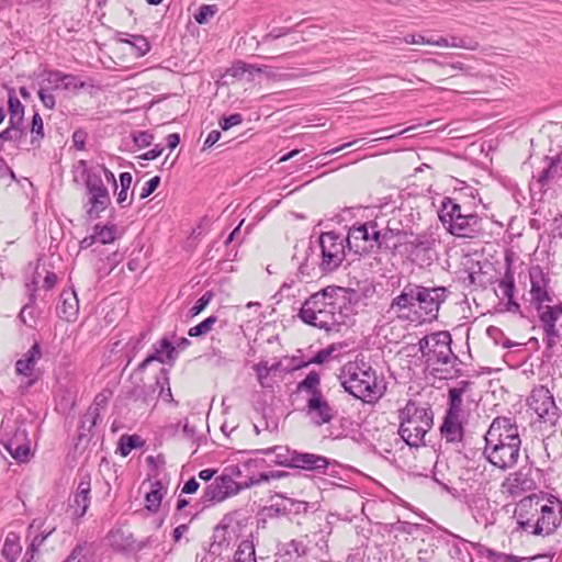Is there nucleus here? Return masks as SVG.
<instances>
[{
  "label": "nucleus",
  "instance_id": "f257e3e1",
  "mask_svg": "<svg viewBox=\"0 0 562 562\" xmlns=\"http://www.w3.org/2000/svg\"><path fill=\"white\" fill-rule=\"evenodd\" d=\"M341 286H327L312 294L302 305L299 316L314 327L338 330L345 325L353 313L351 294Z\"/></svg>",
  "mask_w": 562,
  "mask_h": 562
},
{
  "label": "nucleus",
  "instance_id": "864d4df0",
  "mask_svg": "<svg viewBox=\"0 0 562 562\" xmlns=\"http://www.w3.org/2000/svg\"><path fill=\"white\" fill-rule=\"evenodd\" d=\"M232 76L239 77L243 76L245 72L252 74H259L261 72V69L259 67H256L255 65L246 64L244 61L236 63L233 68L231 69Z\"/></svg>",
  "mask_w": 562,
  "mask_h": 562
},
{
  "label": "nucleus",
  "instance_id": "72a5a7b5",
  "mask_svg": "<svg viewBox=\"0 0 562 562\" xmlns=\"http://www.w3.org/2000/svg\"><path fill=\"white\" fill-rule=\"evenodd\" d=\"M366 229L364 226L360 225H353L350 227L348 232V236L345 238V243L348 245L350 249L353 247L356 248V252H359L361 250H366V246L360 247L358 241H364L366 243Z\"/></svg>",
  "mask_w": 562,
  "mask_h": 562
},
{
  "label": "nucleus",
  "instance_id": "0eeeda50",
  "mask_svg": "<svg viewBox=\"0 0 562 562\" xmlns=\"http://www.w3.org/2000/svg\"><path fill=\"white\" fill-rule=\"evenodd\" d=\"M438 216L447 231L456 237L474 238L482 232L481 217L474 212H468L457 199L445 198Z\"/></svg>",
  "mask_w": 562,
  "mask_h": 562
},
{
  "label": "nucleus",
  "instance_id": "49530a36",
  "mask_svg": "<svg viewBox=\"0 0 562 562\" xmlns=\"http://www.w3.org/2000/svg\"><path fill=\"white\" fill-rule=\"evenodd\" d=\"M64 562H91L86 543H78Z\"/></svg>",
  "mask_w": 562,
  "mask_h": 562
},
{
  "label": "nucleus",
  "instance_id": "f03ea898",
  "mask_svg": "<svg viewBox=\"0 0 562 562\" xmlns=\"http://www.w3.org/2000/svg\"><path fill=\"white\" fill-rule=\"evenodd\" d=\"M445 286H424L408 282L390 304V312L397 318L422 324L438 317L441 304L448 297Z\"/></svg>",
  "mask_w": 562,
  "mask_h": 562
},
{
  "label": "nucleus",
  "instance_id": "e433bc0d",
  "mask_svg": "<svg viewBox=\"0 0 562 562\" xmlns=\"http://www.w3.org/2000/svg\"><path fill=\"white\" fill-rule=\"evenodd\" d=\"M319 383H321V379H319L318 373H316L315 371H312L305 376V379L303 381H301L297 384L296 391L297 392L306 391L312 396V395H315V393H322L318 387Z\"/></svg>",
  "mask_w": 562,
  "mask_h": 562
},
{
  "label": "nucleus",
  "instance_id": "7c9ffc66",
  "mask_svg": "<svg viewBox=\"0 0 562 562\" xmlns=\"http://www.w3.org/2000/svg\"><path fill=\"white\" fill-rule=\"evenodd\" d=\"M155 385L159 386V395L158 397L161 398L166 403H172L177 405L178 403L175 401L171 389H170V381H169V372L167 369L162 368L158 375L156 376Z\"/></svg>",
  "mask_w": 562,
  "mask_h": 562
},
{
  "label": "nucleus",
  "instance_id": "cd10ccee",
  "mask_svg": "<svg viewBox=\"0 0 562 562\" xmlns=\"http://www.w3.org/2000/svg\"><path fill=\"white\" fill-rule=\"evenodd\" d=\"M440 431L442 437L449 442L461 441L463 437L461 417L446 414Z\"/></svg>",
  "mask_w": 562,
  "mask_h": 562
},
{
  "label": "nucleus",
  "instance_id": "0e129e2a",
  "mask_svg": "<svg viewBox=\"0 0 562 562\" xmlns=\"http://www.w3.org/2000/svg\"><path fill=\"white\" fill-rule=\"evenodd\" d=\"M38 97L45 108L54 109L56 102H55V97L53 95V93H50L47 90L42 88L38 91Z\"/></svg>",
  "mask_w": 562,
  "mask_h": 562
},
{
  "label": "nucleus",
  "instance_id": "338daca9",
  "mask_svg": "<svg viewBox=\"0 0 562 562\" xmlns=\"http://www.w3.org/2000/svg\"><path fill=\"white\" fill-rule=\"evenodd\" d=\"M221 138V132L213 130L209 133L207 137L203 143V150L211 148L214 144H216Z\"/></svg>",
  "mask_w": 562,
  "mask_h": 562
},
{
  "label": "nucleus",
  "instance_id": "a19ab883",
  "mask_svg": "<svg viewBox=\"0 0 562 562\" xmlns=\"http://www.w3.org/2000/svg\"><path fill=\"white\" fill-rule=\"evenodd\" d=\"M544 336L543 341L547 348L552 349L559 339L561 338V334L557 324H541Z\"/></svg>",
  "mask_w": 562,
  "mask_h": 562
},
{
  "label": "nucleus",
  "instance_id": "79ce46f5",
  "mask_svg": "<svg viewBox=\"0 0 562 562\" xmlns=\"http://www.w3.org/2000/svg\"><path fill=\"white\" fill-rule=\"evenodd\" d=\"M279 363L269 366L267 361H260L259 363L254 366V370L256 372L257 379L262 387H267V379L272 370H277Z\"/></svg>",
  "mask_w": 562,
  "mask_h": 562
},
{
  "label": "nucleus",
  "instance_id": "58836bf2",
  "mask_svg": "<svg viewBox=\"0 0 562 562\" xmlns=\"http://www.w3.org/2000/svg\"><path fill=\"white\" fill-rule=\"evenodd\" d=\"M400 234V229L390 228V227H381L379 228V239H378V248H392L396 247V244L393 243V239Z\"/></svg>",
  "mask_w": 562,
  "mask_h": 562
},
{
  "label": "nucleus",
  "instance_id": "680f3d73",
  "mask_svg": "<svg viewBox=\"0 0 562 562\" xmlns=\"http://www.w3.org/2000/svg\"><path fill=\"white\" fill-rule=\"evenodd\" d=\"M243 122V116L239 113L231 114L229 116L223 117L220 121V126L223 131H227L233 126H236Z\"/></svg>",
  "mask_w": 562,
  "mask_h": 562
},
{
  "label": "nucleus",
  "instance_id": "20e7f679",
  "mask_svg": "<svg viewBox=\"0 0 562 562\" xmlns=\"http://www.w3.org/2000/svg\"><path fill=\"white\" fill-rule=\"evenodd\" d=\"M346 392L364 403H375L384 394L382 381L363 359L347 362L338 375Z\"/></svg>",
  "mask_w": 562,
  "mask_h": 562
},
{
  "label": "nucleus",
  "instance_id": "09e8293b",
  "mask_svg": "<svg viewBox=\"0 0 562 562\" xmlns=\"http://www.w3.org/2000/svg\"><path fill=\"white\" fill-rule=\"evenodd\" d=\"M125 42L135 48L137 56H144L150 49L149 42L142 35H131V40H125Z\"/></svg>",
  "mask_w": 562,
  "mask_h": 562
},
{
  "label": "nucleus",
  "instance_id": "e2e57ef3",
  "mask_svg": "<svg viewBox=\"0 0 562 562\" xmlns=\"http://www.w3.org/2000/svg\"><path fill=\"white\" fill-rule=\"evenodd\" d=\"M34 307L32 304H25L20 314H19V318L21 319V322L24 324V325H27V326H33L31 322H34L35 317H34Z\"/></svg>",
  "mask_w": 562,
  "mask_h": 562
},
{
  "label": "nucleus",
  "instance_id": "f3484780",
  "mask_svg": "<svg viewBox=\"0 0 562 562\" xmlns=\"http://www.w3.org/2000/svg\"><path fill=\"white\" fill-rule=\"evenodd\" d=\"M306 413L316 426L328 424L335 416L334 408L324 398L322 393H315L308 397Z\"/></svg>",
  "mask_w": 562,
  "mask_h": 562
},
{
  "label": "nucleus",
  "instance_id": "c756f323",
  "mask_svg": "<svg viewBox=\"0 0 562 562\" xmlns=\"http://www.w3.org/2000/svg\"><path fill=\"white\" fill-rule=\"evenodd\" d=\"M22 546L20 543V536L15 532H9L5 537L3 547H2V557L8 562H15L18 558L21 555Z\"/></svg>",
  "mask_w": 562,
  "mask_h": 562
},
{
  "label": "nucleus",
  "instance_id": "393cba45",
  "mask_svg": "<svg viewBox=\"0 0 562 562\" xmlns=\"http://www.w3.org/2000/svg\"><path fill=\"white\" fill-rule=\"evenodd\" d=\"M295 452L296 450H291L289 447L285 446H274L266 449L256 450V453H260L263 456L272 454L273 459L271 461L274 464L286 468H293Z\"/></svg>",
  "mask_w": 562,
  "mask_h": 562
},
{
  "label": "nucleus",
  "instance_id": "9b49d317",
  "mask_svg": "<svg viewBox=\"0 0 562 562\" xmlns=\"http://www.w3.org/2000/svg\"><path fill=\"white\" fill-rule=\"evenodd\" d=\"M528 405L539 417V420L555 425L560 417V409L554 402L552 393L543 385L536 386L528 397Z\"/></svg>",
  "mask_w": 562,
  "mask_h": 562
},
{
  "label": "nucleus",
  "instance_id": "3c124183",
  "mask_svg": "<svg viewBox=\"0 0 562 562\" xmlns=\"http://www.w3.org/2000/svg\"><path fill=\"white\" fill-rule=\"evenodd\" d=\"M306 552H307L306 537H304L302 539L291 540L286 544V553L288 554H294L296 557H302V555H305Z\"/></svg>",
  "mask_w": 562,
  "mask_h": 562
},
{
  "label": "nucleus",
  "instance_id": "39448f33",
  "mask_svg": "<svg viewBox=\"0 0 562 562\" xmlns=\"http://www.w3.org/2000/svg\"><path fill=\"white\" fill-rule=\"evenodd\" d=\"M533 505L532 497H525L518 504L517 524L522 531L535 536L552 535L562 521V501L549 495L535 502L537 518H526L524 512Z\"/></svg>",
  "mask_w": 562,
  "mask_h": 562
},
{
  "label": "nucleus",
  "instance_id": "4468645a",
  "mask_svg": "<svg viewBox=\"0 0 562 562\" xmlns=\"http://www.w3.org/2000/svg\"><path fill=\"white\" fill-rule=\"evenodd\" d=\"M42 358V347L35 341L31 348L15 362V372L18 375L27 378L26 387L34 385L38 380V373L35 366Z\"/></svg>",
  "mask_w": 562,
  "mask_h": 562
},
{
  "label": "nucleus",
  "instance_id": "bf43d9fd",
  "mask_svg": "<svg viewBox=\"0 0 562 562\" xmlns=\"http://www.w3.org/2000/svg\"><path fill=\"white\" fill-rule=\"evenodd\" d=\"M64 72L59 70H48L45 72V81L52 89H61Z\"/></svg>",
  "mask_w": 562,
  "mask_h": 562
},
{
  "label": "nucleus",
  "instance_id": "c9c22d12",
  "mask_svg": "<svg viewBox=\"0 0 562 562\" xmlns=\"http://www.w3.org/2000/svg\"><path fill=\"white\" fill-rule=\"evenodd\" d=\"M233 562H257L252 542L241 541L234 554Z\"/></svg>",
  "mask_w": 562,
  "mask_h": 562
},
{
  "label": "nucleus",
  "instance_id": "de8ad7c7",
  "mask_svg": "<svg viewBox=\"0 0 562 562\" xmlns=\"http://www.w3.org/2000/svg\"><path fill=\"white\" fill-rule=\"evenodd\" d=\"M131 535L124 538V532L121 529L113 530L110 533L111 544L121 550H125L132 547L133 540H131Z\"/></svg>",
  "mask_w": 562,
  "mask_h": 562
},
{
  "label": "nucleus",
  "instance_id": "412c9836",
  "mask_svg": "<svg viewBox=\"0 0 562 562\" xmlns=\"http://www.w3.org/2000/svg\"><path fill=\"white\" fill-rule=\"evenodd\" d=\"M177 357V351L171 342L164 338L157 345L154 346V352L146 357L142 363L138 364V370L143 371L153 361L173 362Z\"/></svg>",
  "mask_w": 562,
  "mask_h": 562
},
{
  "label": "nucleus",
  "instance_id": "603ef678",
  "mask_svg": "<svg viewBox=\"0 0 562 562\" xmlns=\"http://www.w3.org/2000/svg\"><path fill=\"white\" fill-rule=\"evenodd\" d=\"M361 226H364V229H366V243L368 241H372L374 243V245L378 246V239L380 238L379 236V228H380V223L378 222V220H374V221H369V222H366L363 224H361Z\"/></svg>",
  "mask_w": 562,
  "mask_h": 562
},
{
  "label": "nucleus",
  "instance_id": "2eb2a0df",
  "mask_svg": "<svg viewBox=\"0 0 562 562\" xmlns=\"http://www.w3.org/2000/svg\"><path fill=\"white\" fill-rule=\"evenodd\" d=\"M414 261L429 263L435 255L436 239L431 234H417L406 243Z\"/></svg>",
  "mask_w": 562,
  "mask_h": 562
},
{
  "label": "nucleus",
  "instance_id": "5701e85b",
  "mask_svg": "<svg viewBox=\"0 0 562 562\" xmlns=\"http://www.w3.org/2000/svg\"><path fill=\"white\" fill-rule=\"evenodd\" d=\"M79 312V302L74 290H65L60 294V302L57 306L59 317L67 322L75 321Z\"/></svg>",
  "mask_w": 562,
  "mask_h": 562
},
{
  "label": "nucleus",
  "instance_id": "a211bd4d",
  "mask_svg": "<svg viewBox=\"0 0 562 562\" xmlns=\"http://www.w3.org/2000/svg\"><path fill=\"white\" fill-rule=\"evenodd\" d=\"M535 487L533 480L522 471L510 473L501 484L502 494L508 497H519Z\"/></svg>",
  "mask_w": 562,
  "mask_h": 562
},
{
  "label": "nucleus",
  "instance_id": "8fccbe9b",
  "mask_svg": "<svg viewBox=\"0 0 562 562\" xmlns=\"http://www.w3.org/2000/svg\"><path fill=\"white\" fill-rule=\"evenodd\" d=\"M217 12L215 4H203L199 8L198 13L194 15L199 24L207 23Z\"/></svg>",
  "mask_w": 562,
  "mask_h": 562
},
{
  "label": "nucleus",
  "instance_id": "6ab92c4d",
  "mask_svg": "<svg viewBox=\"0 0 562 562\" xmlns=\"http://www.w3.org/2000/svg\"><path fill=\"white\" fill-rule=\"evenodd\" d=\"M90 477L86 475L78 483L77 490L69 503V507L76 518H81L87 513L90 506Z\"/></svg>",
  "mask_w": 562,
  "mask_h": 562
},
{
  "label": "nucleus",
  "instance_id": "2f4dec72",
  "mask_svg": "<svg viewBox=\"0 0 562 562\" xmlns=\"http://www.w3.org/2000/svg\"><path fill=\"white\" fill-rule=\"evenodd\" d=\"M536 310L541 324H557L562 315V303L554 306L542 304Z\"/></svg>",
  "mask_w": 562,
  "mask_h": 562
},
{
  "label": "nucleus",
  "instance_id": "69168bd1",
  "mask_svg": "<svg viewBox=\"0 0 562 562\" xmlns=\"http://www.w3.org/2000/svg\"><path fill=\"white\" fill-rule=\"evenodd\" d=\"M331 352V348L322 349L308 361V363L322 364L329 359Z\"/></svg>",
  "mask_w": 562,
  "mask_h": 562
},
{
  "label": "nucleus",
  "instance_id": "37998d69",
  "mask_svg": "<svg viewBox=\"0 0 562 562\" xmlns=\"http://www.w3.org/2000/svg\"><path fill=\"white\" fill-rule=\"evenodd\" d=\"M216 322H217V317L214 315H211L207 318H205L204 321H202L201 323H199L198 325L191 327L189 329L188 334L191 337L206 335L207 333L211 331V329L213 328V326Z\"/></svg>",
  "mask_w": 562,
  "mask_h": 562
},
{
  "label": "nucleus",
  "instance_id": "052dcab7",
  "mask_svg": "<svg viewBox=\"0 0 562 562\" xmlns=\"http://www.w3.org/2000/svg\"><path fill=\"white\" fill-rule=\"evenodd\" d=\"M160 183V177L155 176L151 179H149L147 182H145L144 187L142 188V191L139 193V198L146 199L159 186Z\"/></svg>",
  "mask_w": 562,
  "mask_h": 562
},
{
  "label": "nucleus",
  "instance_id": "4d7b16f0",
  "mask_svg": "<svg viewBox=\"0 0 562 562\" xmlns=\"http://www.w3.org/2000/svg\"><path fill=\"white\" fill-rule=\"evenodd\" d=\"M133 142L138 148L148 147L153 140L154 135L147 131H139L132 134Z\"/></svg>",
  "mask_w": 562,
  "mask_h": 562
},
{
  "label": "nucleus",
  "instance_id": "ea45409f",
  "mask_svg": "<svg viewBox=\"0 0 562 562\" xmlns=\"http://www.w3.org/2000/svg\"><path fill=\"white\" fill-rule=\"evenodd\" d=\"M142 445L138 436L123 435L119 440L117 451L122 457H127L131 451Z\"/></svg>",
  "mask_w": 562,
  "mask_h": 562
},
{
  "label": "nucleus",
  "instance_id": "473e14b6",
  "mask_svg": "<svg viewBox=\"0 0 562 562\" xmlns=\"http://www.w3.org/2000/svg\"><path fill=\"white\" fill-rule=\"evenodd\" d=\"M132 181H133L132 173L122 172L120 175L121 189L117 192L116 202L121 207H126L132 204L133 194L131 195V198H128V190L131 188Z\"/></svg>",
  "mask_w": 562,
  "mask_h": 562
},
{
  "label": "nucleus",
  "instance_id": "c85d7f7f",
  "mask_svg": "<svg viewBox=\"0 0 562 562\" xmlns=\"http://www.w3.org/2000/svg\"><path fill=\"white\" fill-rule=\"evenodd\" d=\"M8 105L10 114L9 124L23 128L24 106L21 103V101L16 98L13 89L9 90Z\"/></svg>",
  "mask_w": 562,
  "mask_h": 562
},
{
  "label": "nucleus",
  "instance_id": "9d476101",
  "mask_svg": "<svg viewBox=\"0 0 562 562\" xmlns=\"http://www.w3.org/2000/svg\"><path fill=\"white\" fill-rule=\"evenodd\" d=\"M85 183L89 206L87 214L90 218H97L111 203L109 190L103 183L101 175L97 171H88Z\"/></svg>",
  "mask_w": 562,
  "mask_h": 562
},
{
  "label": "nucleus",
  "instance_id": "a878e982",
  "mask_svg": "<svg viewBox=\"0 0 562 562\" xmlns=\"http://www.w3.org/2000/svg\"><path fill=\"white\" fill-rule=\"evenodd\" d=\"M544 168L538 176V182L544 186L562 178V155L544 158Z\"/></svg>",
  "mask_w": 562,
  "mask_h": 562
},
{
  "label": "nucleus",
  "instance_id": "4c0bfd02",
  "mask_svg": "<svg viewBox=\"0 0 562 562\" xmlns=\"http://www.w3.org/2000/svg\"><path fill=\"white\" fill-rule=\"evenodd\" d=\"M94 235L97 240L101 244H111L116 238V226L113 224L110 225H99L94 226Z\"/></svg>",
  "mask_w": 562,
  "mask_h": 562
},
{
  "label": "nucleus",
  "instance_id": "ddd939ff",
  "mask_svg": "<svg viewBox=\"0 0 562 562\" xmlns=\"http://www.w3.org/2000/svg\"><path fill=\"white\" fill-rule=\"evenodd\" d=\"M56 530L55 525L46 524L44 519H33L27 528L26 538L30 544L25 551L26 562H31L44 541Z\"/></svg>",
  "mask_w": 562,
  "mask_h": 562
},
{
  "label": "nucleus",
  "instance_id": "4be33fe9",
  "mask_svg": "<svg viewBox=\"0 0 562 562\" xmlns=\"http://www.w3.org/2000/svg\"><path fill=\"white\" fill-rule=\"evenodd\" d=\"M329 462L327 458L314 453L295 452L293 468L324 473Z\"/></svg>",
  "mask_w": 562,
  "mask_h": 562
},
{
  "label": "nucleus",
  "instance_id": "aec40b11",
  "mask_svg": "<svg viewBox=\"0 0 562 562\" xmlns=\"http://www.w3.org/2000/svg\"><path fill=\"white\" fill-rule=\"evenodd\" d=\"M548 279L540 268H532L530 270V295L532 304L537 306L542 305L544 302H551L552 297L548 292Z\"/></svg>",
  "mask_w": 562,
  "mask_h": 562
},
{
  "label": "nucleus",
  "instance_id": "c03bdc74",
  "mask_svg": "<svg viewBox=\"0 0 562 562\" xmlns=\"http://www.w3.org/2000/svg\"><path fill=\"white\" fill-rule=\"evenodd\" d=\"M156 486L157 488L151 490L145 496L146 508L150 512H157L162 499L161 484L157 482Z\"/></svg>",
  "mask_w": 562,
  "mask_h": 562
},
{
  "label": "nucleus",
  "instance_id": "a18cd8bd",
  "mask_svg": "<svg viewBox=\"0 0 562 562\" xmlns=\"http://www.w3.org/2000/svg\"><path fill=\"white\" fill-rule=\"evenodd\" d=\"M24 136V130L9 124V126L0 133V150L4 142H20Z\"/></svg>",
  "mask_w": 562,
  "mask_h": 562
},
{
  "label": "nucleus",
  "instance_id": "6e6552de",
  "mask_svg": "<svg viewBox=\"0 0 562 562\" xmlns=\"http://www.w3.org/2000/svg\"><path fill=\"white\" fill-rule=\"evenodd\" d=\"M451 341L449 331H437L423 337L418 341L422 358L428 366L452 364L457 356L451 350Z\"/></svg>",
  "mask_w": 562,
  "mask_h": 562
},
{
  "label": "nucleus",
  "instance_id": "b1692460",
  "mask_svg": "<svg viewBox=\"0 0 562 562\" xmlns=\"http://www.w3.org/2000/svg\"><path fill=\"white\" fill-rule=\"evenodd\" d=\"M498 290L502 294V297L507 299L506 310L508 312L517 313L520 310V306L517 302L514 301V291H515V280L514 272L508 267L504 273V277L498 282Z\"/></svg>",
  "mask_w": 562,
  "mask_h": 562
},
{
  "label": "nucleus",
  "instance_id": "6e6d98bb",
  "mask_svg": "<svg viewBox=\"0 0 562 562\" xmlns=\"http://www.w3.org/2000/svg\"><path fill=\"white\" fill-rule=\"evenodd\" d=\"M31 133L33 135L32 143L38 142L44 137L43 120L38 113L33 115Z\"/></svg>",
  "mask_w": 562,
  "mask_h": 562
},
{
  "label": "nucleus",
  "instance_id": "5fc2aeb1",
  "mask_svg": "<svg viewBox=\"0 0 562 562\" xmlns=\"http://www.w3.org/2000/svg\"><path fill=\"white\" fill-rule=\"evenodd\" d=\"M63 79V90H79L85 87V82L78 76L71 74H64Z\"/></svg>",
  "mask_w": 562,
  "mask_h": 562
},
{
  "label": "nucleus",
  "instance_id": "1a4fd4ad",
  "mask_svg": "<svg viewBox=\"0 0 562 562\" xmlns=\"http://www.w3.org/2000/svg\"><path fill=\"white\" fill-rule=\"evenodd\" d=\"M318 243L322 254L321 269L324 272L336 270L346 257L345 238L335 232H326L319 236Z\"/></svg>",
  "mask_w": 562,
  "mask_h": 562
},
{
  "label": "nucleus",
  "instance_id": "dca6fc26",
  "mask_svg": "<svg viewBox=\"0 0 562 562\" xmlns=\"http://www.w3.org/2000/svg\"><path fill=\"white\" fill-rule=\"evenodd\" d=\"M1 442L13 459L20 462L27 461L30 456V441L27 431L23 425L18 426L12 436L5 439L3 438Z\"/></svg>",
  "mask_w": 562,
  "mask_h": 562
},
{
  "label": "nucleus",
  "instance_id": "774afa93",
  "mask_svg": "<svg viewBox=\"0 0 562 562\" xmlns=\"http://www.w3.org/2000/svg\"><path fill=\"white\" fill-rule=\"evenodd\" d=\"M162 150H164L162 147H160L159 145H156L153 149L140 155L139 159H144V160L156 159L157 157H159L162 154Z\"/></svg>",
  "mask_w": 562,
  "mask_h": 562
},
{
  "label": "nucleus",
  "instance_id": "423d86ee",
  "mask_svg": "<svg viewBox=\"0 0 562 562\" xmlns=\"http://www.w3.org/2000/svg\"><path fill=\"white\" fill-rule=\"evenodd\" d=\"M398 435L411 448L426 446L425 437L434 425V412L427 404L409 400L398 409Z\"/></svg>",
  "mask_w": 562,
  "mask_h": 562
},
{
  "label": "nucleus",
  "instance_id": "13d9d810",
  "mask_svg": "<svg viewBox=\"0 0 562 562\" xmlns=\"http://www.w3.org/2000/svg\"><path fill=\"white\" fill-rule=\"evenodd\" d=\"M213 293L211 291H206L191 307L190 313L192 316L199 315L204 308L210 304L213 299Z\"/></svg>",
  "mask_w": 562,
  "mask_h": 562
},
{
  "label": "nucleus",
  "instance_id": "bb28decb",
  "mask_svg": "<svg viewBox=\"0 0 562 562\" xmlns=\"http://www.w3.org/2000/svg\"><path fill=\"white\" fill-rule=\"evenodd\" d=\"M471 384V382L463 380L449 390V408L447 415L461 417L462 396L470 389Z\"/></svg>",
  "mask_w": 562,
  "mask_h": 562
},
{
  "label": "nucleus",
  "instance_id": "f8f14e48",
  "mask_svg": "<svg viewBox=\"0 0 562 562\" xmlns=\"http://www.w3.org/2000/svg\"><path fill=\"white\" fill-rule=\"evenodd\" d=\"M243 490L231 475L222 474L214 479L203 491L201 498L202 508H207L216 503L225 501L227 497L236 495Z\"/></svg>",
  "mask_w": 562,
  "mask_h": 562
},
{
  "label": "nucleus",
  "instance_id": "7ed1b4c3",
  "mask_svg": "<svg viewBox=\"0 0 562 562\" xmlns=\"http://www.w3.org/2000/svg\"><path fill=\"white\" fill-rule=\"evenodd\" d=\"M483 456L493 467L506 471L513 469L520 456L521 439L518 426L510 418L497 417L484 437Z\"/></svg>",
  "mask_w": 562,
  "mask_h": 562
},
{
  "label": "nucleus",
  "instance_id": "f704fd0d",
  "mask_svg": "<svg viewBox=\"0 0 562 562\" xmlns=\"http://www.w3.org/2000/svg\"><path fill=\"white\" fill-rule=\"evenodd\" d=\"M289 473L284 471H270V472H262L257 475H252L249 477L248 481H246L241 486L243 488L251 487L255 485H259L261 483L269 482L270 480H279L282 477L288 476Z\"/></svg>",
  "mask_w": 562,
  "mask_h": 562
}]
</instances>
